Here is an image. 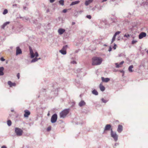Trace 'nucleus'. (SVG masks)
Listing matches in <instances>:
<instances>
[{"label":"nucleus","mask_w":148,"mask_h":148,"mask_svg":"<svg viewBox=\"0 0 148 148\" xmlns=\"http://www.w3.org/2000/svg\"><path fill=\"white\" fill-rule=\"evenodd\" d=\"M77 51H76V52H76V53H77Z\"/></svg>","instance_id":"nucleus-58"},{"label":"nucleus","mask_w":148,"mask_h":148,"mask_svg":"<svg viewBox=\"0 0 148 148\" xmlns=\"http://www.w3.org/2000/svg\"><path fill=\"white\" fill-rule=\"evenodd\" d=\"M8 83L10 87H11L13 86H14L16 85V83H12L10 81H8Z\"/></svg>","instance_id":"nucleus-16"},{"label":"nucleus","mask_w":148,"mask_h":148,"mask_svg":"<svg viewBox=\"0 0 148 148\" xmlns=\"http://www.w3.org/2000/svg\"><path fill=\"white\" fill-rule=\"evenodd\" d=\"M24 112L25 113L24 116L25 117H28L30 115V111L28 110H24Z\"/></svg>","instance_id":"nucleus-7"},{"label":"nucleus","mask_w":148,"mask_h":148,"mask_svg":"<svg viewBox=\"0 0 148 148\" xmlns=\"http://www.w3.org/2000/svg\"><path fill=\"white\" fill-rule=\"evenodd\" d=\"M123 129V126L121 125H118V127L117 130L118 132L119 133H121Z\"/></svg>","instance_id":"nucleus-11"},{"label":"nucleus","mask_w":148,"mask_h":148,"mask_svg":"<svg viewBox=\"0 0 148 148\" xmlns=\"http://www.w3.org/2000/svg\"><path fill=\"white\" fill-rule=\"evenodd\" d=\"M17 76L18 77V79H19L20 78V73H18L17 74Z\"/></svg>","instance_id":"nucleus-40"},{"label":"nucleus","mask_w":148,"mask_h":148,"mask_svg":"<svg viewBox=\"0 0 148 148\" xmlns=\"http://www.w3.org/2000/svg\"><path fill=\"white\" fill-rule=\"evenodd\" d=\"M15 132L17 136H21L22 135L23 131L21 129L18 127H16L15 128Z\"/></svg>","instance_id":"nucleus-3"},{"label":"nucleus","mask_w":148,"mask_h":148,"mask_svg":"<svg viewBox=\"0 0 148 148\" xmlns=\"http://www.w3.org/2000/svg\"><path fill=\"white\" fill-rule=\"evenodd\" d=\"M8 13V10L7 9H5L4 10L3 13V14L4 15L5 14Z\"/></svg>","instance_id":"nucleus-30"},{"label":"nucleus","mask_w":148,"mask_h":148,"mask_svg":"<svg viewBox=\"0 0 148 148\" xmlns=\"http://www.w3.org/2000/svg\"><path fill=\"white\" fill-rule=\"evenodd\" d=\"M121 33V32L120 31H117L115 32L114 35L116 36L117 35Z\"/></svg>","instance_id":"nucleus-32"},{"label":"nucleus","mask_w":148,"mask_h":148,"mask_svg":"<svg viewBox=\"0 0 148 148\" xmlns=\"http://www.w3.org/2000/svg\"><path fill=\"white\" fill-rule=\"evenodd\" d=\"M23 8L24 10H27V8L26 7L24 6Z\"/></svg>","instance_id":"nucleus-46"},{"label":"nucleus","mask_w":148,"mask_h":148,"mask_svg":"<svg viewBox=\"0 0 148 148\" xmlns=\"http://www.w3.org/2000/svg\"><path fill=\"white\" fill-rule=\"evenodd\" d=\"M99 88L100 90L102 91H104L105 90V87L103 86L101 84H100L99 85Z\"/></svg>","instance_id":"nucleus-20"},{"label":"nucleus","mask_w":148,"mask_h":148,"mask_svg":"<svg viewBox=\"0 0 148 148\" xmlns=\"http://www.w3.org/2000/svg\"><path fill=\"white\" fill-rule=\"evenodd\" d=\"M59 4L62 5H64V1L63 0H60L59 1Z\"/></svg>","instance_id":"nucleus-27"},{"label":"nucleus","mask_w":148,"mask_h":148,"mask_svg":"<svg viewBox=\"0 0 148 148\" xmlns=\"http://www.w3.org/2000/svg\"><path fill=\"white\" fill-rule=\"evenodd\" d=\"M12 122L11 121L9 120L7 121V125L8 126H10L11 125Z\"/></svg>","instance_id":"nucleus-29"},{"label":"nucleus","mask_w":148,"mask_h":148,"mask_svg":"<svg viewBox=\"0 0 148 148\" xmlns=\"http://www.w3.org/2000/svg\"><path fill=\"white\" fill-rule=\"evenodd\" d=\"M57 119V115L56 114H53L51 118V122L52 123H54L56 122Z\"/></svg>","instance_id":"nucleus-5"},{"label":"nucleus","mask_w":148,"mask_h":148,"mask_svg":"<svg viewBox=\"0 0 148 148\" xmlns=\"http://www.w3.org/2000/svg\"><path fill=\"white\" fill-rule=\"evenodd\" d=\"M101 80L103 82H108L110 80V79L108 78H105L104 77H101Z\"/></svg>","instance_id":"nucleus-13"},{"label":"nucleus","mask_w":148,"mask_h":148,"mask_svg":"<svg viewBox=\"0 0 148 148\" xmlns=\"http://www.w3.org/2000/svg\"><path fill=\"white\" fill-rule=\"evenodd\" d=\"M130 36V35L128 34H125L124 35V37H125L127 38H128Z\"/></svg>","instance_id":"nucleus-33"},{"label":"nucleus","mask_w":148,"mask_h":148,"mask_svg":"<svg viewBox=\"0 0 148 148\" xmlns=\"http://www.w3.org/2000/svg\"><path fill=\"white\" fill-rule=\"evenodd\" d=\"M80 70L81 69H78L77 70V72H79L80 71Z\"/></svg>","instance_id":"nucleus-48"},{"label":"nucleus","mask_w":148,"mask_h":148,"mask_svg":"<svg viewBox=\"0 0 148 148\" xmlns=\"http://www.w3.org/2000/svg\"><path fill=\"white\" fill-rule=\"evenodd\" d=\"M80 2L79 1H75L73 2L70 4V6H72L73 5L78 4Z\"/></svg>","instance_id":"nucleus-18"},{"label":"nucleus","mask_w":148,"mask_h":148,"mask_svg":"<svg viewBox=\"0 0 148 148\" xmlns=\"http://www.w3.org/2000/svg\"><path fill=\"white\" fill-rule=\"evenodd\" d=\"M112 48L111 47H110L108 49V51H110L112 50Z\"/></svg>","instance_id":"nucleus-47"},{"label":"nucleus","mask_w":148,"mask_h":148,"mask_svg":"<svg viewBox=\"0 0 148 148\" xmlns=\"http://www.w3.org/2000/svg\"><path fill=\"white\" fill-rule=\"evenodd\" d=\"M116 36L114 35L113 36V37L112 38V40L111 41V43H113L114 41L115 40V38H116Z\"/></svg>","instance_id":"nucleus-31"},{"label":"nucleus","mask_w":148,"mask_h":148,"mask_svg":"<svg viewBox=\"0 0 148 148\" xmlns=\"http://www.w3.org/2000/svg\"><path fill=\"white\" fill-rule=\"evenodd\" d=\"M124 63V61H122L119 64H118V63H116L115 65H116V67L117 68H119V67H121V66Z\"/></svg>","instance_id":"nucleus-14"},{"label":"nucleus","mask_w":148,"mask_h":148,"mask_svg":"<svg viewBox=\"0 0 148 148\" xmlns=\"http://www.w3.org/2000/svg\"><path fill=\"white\" fill-rule=\"evenodd\" d=\"M137 42V41L136 40H133L132 41V44H134Z\"/></svg>","instance_id":"nucleus-35"},{"label":"nucleus","mask_w":148,"mask_h":148,"mask_svg":"<svg viewBox=\"0 0 148 148\" xmlns=\"http://www.w3.org/2000/svg\"><path fill=\"white\" fill-rule=\"evenodd\" d=\"M92 93L94 95H98V92H97V91L95 90V89H94V90H93L92 91Z\"/></svg>","instance_id":"nucleus-23"},{"label":"nucleus","mask_w":148,"mask_h":148,"mask_svg":"<svg viewBox=\"0 0 148 148\" xmlns=\"http://www.w3.org/2000/svg\"><path fill=\"white\" fill-rule=\"evenodd\" d=\"M101 100L103 103H106L108 101V100H106L103 98L101 99Z\"/></svg>","instance_id":"nucleus-25"},{"label":"nucleus","mask_w":148,"mask_h":148,"mask_svg":"<svg viewBox=\"0 0 148 148\" xmlns=\"http://www.w3.org/2000/svg\"><path fill=\"white\" fill-rule=\"evenodd\" d=\"M33 23H36V22L35 21H34V22H33Z\"/></svg>","instance_id":"nucleus-56"},{"label":"nucleus","mask_w":148,"mask_h":148,"mask_svg":"<svg viewBox=\"0 0 148 148\" xmlns=\"http://www.w3.org/2000/svg\"><path fill=\"white\" fill-rule=\"evenodd\" d=\"M23 19L25 20H26L27 21H28V20L29 21V18H27V17H24L23 18Z\"/></svg>","instance_id":"nucleus-36"},{"label":"nucleus","mask_w":148,"mask_h":148,"mask_svg":"<svg viewBox=\"0 0 148 148\" xmlns=\"http://www.w3.org/2000/svg\"><path fill=\"white\" fill-rule=\"evenodd\" d=\"M146 36V34L145 32H142L139 35V38L141 39Z\"/></svg>","instance_id":"nucleus-9"},{"label":"nucleus","mask_w":148,"mask_h":148,"mask_svg":"<svg viewBox=\"0 0 148 148\" xmlns=\"http://www.w3.org/2000/svg\"><path fill=\"white\" fill-rule=\"evenodd\" d=\"M4 68L3 67H0V76L3 75H4L3 71Z\"/></svg>","instance_id":"nucleus-17"},{"label":"nucleus","mask_w":148,"mask_h":148,"mask_svg":"<svg viewBox=\"0 0 148 148\" xmlns=\"http://www.w3.org/2000/svg\"><path fill=\"white\" fill-rule=\"evenodd\" d=\"M49 12V9H48L47 10V12Z\"/></svg>","instance_id":"nucleus-51"},{"label":"nucleus","mask_w":148,"mask_h":148,"mask_svg":"<svg viewBox=\"0 0 148 148\" xmlns=\"http://www.w3.org/2000/svg\"><path fill=\"white\" fill-rule=\"evenodd\" d=\"M75 22H72V25H74L75 24Z\"/></svg>","instance_id":"nucleus-50"},{"label":"nucleus","mask_w":148,"mask_h":148,"mask_svg":"<svg viewBox=\"0 0 148 148\" xmlns=\"http://www.w3.org/2000/svg\"><path fill=\"white\" fill-rule=\"evenodd\" d=\"M65 31L64 29L60 28L58 30V32L61 35L65 32Z\"/></svg>","instance_id":"nucleus-15"},{"label":"nucleus","mask_w":148,"mask_h":148,"mask_svg":"<svg viewBox=\"0 0 148 148\" xmlns=\"http://www.w3.org/2000/svg\"><path fill=\"white\" fill-rule=\"evenodd\" d=\"M116 44H115L114 45V46L113 47V48L114 49H116Z\"/></svg>","instance_id":"nucleus-45"},{"label":"nucleus","mask_w":148,"mask_h":148,"mask_svg":"<svg viewBox=\"0 0 148 148\" xmlns=\"http://www.w3.org/2000/svg\"><path fill=\"white\" fill-rule=\"evenodd\" d=\"M55 0H49L50 2L52 3L55 1Z\"/></svg>","instance_id":"nucleus-44"},{"label":"nucleus","mask_w":148,"mask_h":148,"mask_svg":"<svg viewBox=\"0 0 148 148\" xmlns=\"http://www.w3.org/2000/svg\"><path fill=\"white\" fill-rule=\"evenodd\" d=\"M47 116H49V113H48L47 114Z\"/></svg>","instance_id":"nucleus-52"},{"label":"nucleus","mask_w":148,"mask_h":148,"mask_svg":"<svg viewBox=\"0 0 148 148\" xmlns=\"http://www.w3.org/2000/svg\"><path fill=\"white\" fill-rule=\"evenodd\" d=\"M38 58H35L31 60V62L33 63V62H35L37 61H38Z\"/></svg>","instance_id":"nucleus-26"},{"label":"nucleus","mask_w":148,"mask_h":148,"mask_svg":"<svg viewBox=\"0 0 148 148\" xmlns=\"http://www.w3.org/2000/svg\"><path fill=\"white\" fill-rule=\"evenodd\" d=\"M67 10L66 9H64V10H63V12H64V13H66L67 12Z\"/></svg>","instance_id":"nucleus-43"},{"label":"nucleus","mask_w":148,"mask_h":148,"mask_svg":"<svg viewBox=\"0 0 148 148\" xmlns=\"http://www.w3.org/2000/svg\"><path fill=\"white\" fill-rule=\"evenodd\" d=\"M133 68V66L132 65L130 66L128 68V71L130 72H132L133 71L132 69Z\"/></svg>","instance_id":"nucleus-22"},{"label":"nucleus","mask_w":148,"mask_h":148,"mask_svg":"<svg viewBox=\"0 0 148 148\" xmlns=\"http://www.w3.org/2000/svg\"><path fill=\"white\" fill-rule=\"evenodd\" d=\"M9 22H7L5 23L2 25L1 27L2 28L4 29V27L7 25H8L9 24Z\"/></svg>","instance_id":"nucleus-21"},{"label":"nucleus","mask_w":148,"mask_h":148,"mask_svg":"<svg viewBox=\"0 0 148 148\" xmlns=\"http://www.w3.org/2000/svg\"><path fill=\"white\" fill-rule=\"evenodd\" d=\"M60 52L63 55H65L66 53V51L63 50H60Z\"/></svg>","instance_id":"nucleus-24"},{"label":"nucleus","mask_w":148,"mask_h":148,"mask_svg":"<svg viewBox=\"0 0 148 148\" xmlns=\"http://www.w3.org/2000/svg\"><path fill=\"white\" fill-rule=\"evenodd\" d=\"M22 53V51L21 49L19 47H17L16 48V55H18V54Z\"/></svg>","instance_id":"nucleus-10"},{"label":"nucleus","mask_w":148,"mask_h":148,"mask_svg":"<svg viewBox=\"0 0 148 148\" xmlns=\"http://www.w3.org/2000/svg\"><path fill=\"white\" fill-rule=\"evenodd\" d=\"M86 17L87 18L89 19H90L91 18V16L90 15H88L86 16Z\"/></svg>","instance_id":"nucleus-34"},{"label":"nucleus","mask_w":148,"mask_h":148,"mask_svg":"<svg viewBox=\"0 0 148 148\" xmlns=\"http://www.w3.org/2000/svg\"><path fill=\"white\" fill-rule=\"evenodd\" d=\"M93 1V0H88L86 1L85 2V4L86 6L88 5L91 3Z\"/></svg>","instance_id":"nucleus-19"},{"label":"nucleus","mask_w":148,"mask_h":148,"mask_svg":"<svg viewBox=\"0 0 148 148\" xmlns=\"http://www.w3.org/2000/svg\"><path fill=\"white\" fill-rule=\"evenodd\" d=\"M71 64H77V62H76L75 61H71Z\"/></svg>","instance_id":"nucleus-37"},{"label":"nucleus","mask_w":148,"mask_h":148,"mask_svg":"<svg viewBox=\"0 0 148 148\" xmlns=\"http://www.w3.org/2000/svg\"><path fill=\"white\" fill-rule=\"evenodd\" d=\"M35 56H36V57H38V54L37 52H35Z\"/></svg>","instance_id":"nucleus-38"},{"label":"nucleus","mask_w":148,"mask_h":148,"mask_svg":"<svg viewBox=\"0 0 148 148\" xmlns=\"http://www.w3.org/2000/svg\"><path fill=\"white\" fill-rule=\"evenodd\" d=\"M1 60L2 61H4L5 60V59L3 57H2L1 58Z\"/></svg>","instance_id":"nucleus-39"},{"label":"nucleus","mask_w":148,"mask_h":148,"mask_svg":"<svg viewBox=\"0 0 148 148\" xmlns=\"http://www.w3.org/2000/svg\"><path fill=\"white\" fill-rule=\"evenodd\" d=\"M38 60H40V59H41V58H38Z\"/></svg>","instance_id":"nucleus-53"},{"label":"nucleus","mask_w":148,"mask_h":148,"mask_svg":"<svg viewBox=\"0 0 148 148\" xmlns=\"http://www.w3.org/2000/svg\"><path fill=\"white\" fill-rule=\"evenodd\" d=\"M17 5L16 4H14L12 5V6L13 8L16 7L17 6Z\"/></svg>","instance_id":"nucleus-41"},{"label":"nucleus","mask_w":148,"mask_h":148,"mask_svg":"<svg viewBox=\"0 0 148 148\" xmlns=\"http://www.w3.org/2000/svg\"><path fill=\"white\" fill-rule=\"evenodd\" d=\"M51 130V127H49L47 128V131H49Z\"/></svg>","instance_id":"nucleus-42"},{"label":"nucleus","mask_w":148,"mask_h":148,"mask_svg":"<svg viewBox=\"0 0 148 148\" xmlns=\"http://www.w3.org/2000/svg\"><path fill=\"white\" fill-rule=\"evenodd\" d=\"M86 104V103L84 101L82 100L79 103L78 105L80 107H81L85 106Z\"/></svg>","instance_id":"nucleus-12"},{"label":"nucleus","mask_w":148,"mask_h":148,"mask_svg":"<svg viewBox=\"0 0 148 148\" xmlns=\"http://www.w3.org/2000/svg\"><path fill=\"white\" fill-rule=\"evenodd\" d=\"M11 111H12V112H13L14 111V110H11Z\"/></svg>","instance_id":"nucleus-54"},{"label":"nucleus","mask_w":148,"mask_h":148,"mask_svg":"<svg viewBox=\"0 0 148 148\" xmlns=\"http://www.w3.org/2000/svg\"><path fill=\"white\" fill-rule=\"evenodd\" d=\"M121 72H124V71H121Z\"/></svg>","instance_id":"nucleus-55"},{"label":"nucleus","mask_w":148,"mask_h":148,"mask_svg":"<svg viewBox=\"0 0 148 148\" xmlns=\"http://www.w3.org/2000/svg\"><path fill=\"white\" fill-rule=\"evenodd\" d=\"M68 47V46L67 45H65L64 46L61 50L64 51H66V49Z\"/></svg>","instance_id":"nucleus-28"},{"label":"nucleus","mask_w":148,"mask_h":148,"mask_svg":"<svg viewBox=\"0 0 148 148\" xmlns=\"http://www.w3.org/2000/svg\"><path fill=\"white\" fill-rule=\"evenodd\" d=\"M1 148H7L4 145Z\"/></svg>","instance_id":"nucleus-49"},{"label":"nucleus","mask_w":148,"mask_h":148,"mask_svg":"<svg viewBox=\"0 0 148 148\" xmlns=\"http://www.w3.org/2000/svg\"><path fill=\"white\" fill-rule=\"evenodd\" d=\"M70 109H65L60 113V118H64L69 113Z\"/></svg>","instance_id":"nucleus-2"},{"label":"nucleus","mask_w":148,"mask_h":148,"mask_svg":"<svg viewBox=\"0 0 148 148\" xmlns=\"http://www.w3.org/2000/svg\"><path fill=\"white\" fill-rule=\"evenodd\" d=\"M92 65H98L101 63L103 59L100 57H94L92 58Z\"/></svg>","instance_id":"nucleus-1"},{"label":"nucleus","mask_w":148,"mask_h":148,"mask_svg":"<svg viewBox=\"0 0 148 148\" xmlns=\"http://www.w3.org/2000/svg\"><path fill=\"white\" fill-rule=\"evenodd\" d=\"M104 45L106 46V45Z\"/></svg>","instance_id":"nucleus-57"},{"label":"nucleus","mask_w":148,"mask_h":148,"mask_svg":"<svg viewBox=\"0 0 148 148\" xmlns=\"http://www.w3.org/2000/svg\"><path fill=\"white\" fill-rule=\"evenodd\" d=\"M29 49L30 51V54L31 56V58H33L35 56V55L34 54L32 48L29 47Z\"/></svg>","instance_id":"nucleus-8"},{"label":"nucleus","mask_w":148,"mask_h":148,"mask_svg":"<svg viewBox=\"0 0 148 148\" xmlns=\"http://www.w3.org/2000/svg\"><path fill=\"white\" fill-rule=\"evenodd\" d=\"M111 126L110 124H107L106 125L104 129V132L106 131L109 130H111Z\"/></svg>","instance_id":"nucleus-6"},{"label":"nucleus","mask_w":148,"mask_h":148,"mask_svg":"<svg viewBox=\"0 0 148 148\" xmlns=\"http://www.w3.org/2000/svg\"><path fill=\"white\" fill-rule=\"evenodd\" d=\"M110 135L111 137L113 138L115 141H116L118 139V136L115 132L113 131L112 129H111Z\"/></svg>","instance_id":"nucleus-4"}]
</instances>
